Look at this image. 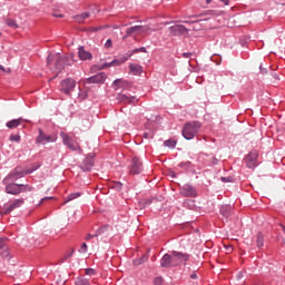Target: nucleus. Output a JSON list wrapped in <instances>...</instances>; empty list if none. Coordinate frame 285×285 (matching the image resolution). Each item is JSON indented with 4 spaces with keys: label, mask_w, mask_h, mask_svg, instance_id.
Returning a JSON list of instances; mask_svg holds the SVG:
<instances>
[{
    "label": "nucleus",
    "mask_w": 285,
    "mask_h": 285,
    "mask_svg": "<svg viewBox=\"0 0 285 285\" xmlns=\"http://www.w3.org/2000/svg\"><path fill=\"white\" fill-rule=\"evenodd\" d=\"M191 279H197V274H191Z\"/></svg>",
    "instance_id": "49530a36"
},
{
    "label": "nucleus",
    "mask_w": 285,
    "mask_h": 285,
    "mask_svg": "<svg viewBox=\"0 0 285 285\" xmlns=\"http://www.w3.org/2000/svg\"><path fill=\"white\" fill-rule=\"evenodd\" d=\"M256 243H257L258 248H262V246H264V234L263 233L257 234Z\"/></svg>",
    "instance_id": "bb28decb"
},
{
    "label": "nucleus",
    "mask_w": 285,
    "mask_h": 285,
    "mask_svg": "<svg viewBox=\"0 0 285 285\" xmlns=\"http://www.w3.org/2000/svg\"><path fill=\"white\" fill-rule=\"evenodd\" d=\"M92 166H95V154H89L82 161L80 168L83 173H88L92 170Z\"/></svg>",
    "instance_id": "1a4fd4ad"
},
{
    "label": "nucleus",
    "mask_w": 285,
    "mask_h": 285,
    "mask_svg": "<svg viewBox=\"0 0 285 285\" xmlns=\"http://www.w3.org/2000/svg\"><path fill=\"white\" fill-rule=\"evenodd\" d=\"M99 235H101V229H98L95 235L88 234L85 239L86 242H90V239L99 237Z\"/></svg>",
    "instance_id": "c85d7f7f"
},
{
    "label": "nucleus",
    "mask_w": 285,
    "mask_h": 285,
    "mask_svg": "<svg viewBox=\"0 0 285 285\" xmlns=\"http://www.w3.org/2000/svg\"><path fill=\"white\" fill-rule=\"evenodd\" d=\"M160 265L163 266V268H171L173 266H175L173 264V255L165 254L160 261Z\"/></svg>",
    "instance_id": "a211bd4d"
},
{
    "label": "nucleus",
    "mask_w": 285,
    "mask_h": 285,
    "mask_svg": "<svg viewBox=\"0 0 285 285\" xmlns=\"http://www.w3.org/2000/svg\"><path fill=\"white\" fill-rule=\"evenodd\" d=\"M77 197H81V193L70 194L65 200L63 205L68 204V202H72V199H77Z\"/></svg>",
    "instance_id": "a878e982"
},
{
    "label": "nucleus",
    "mask_w": 285,
    "mask_h": 285,
    "mask_svg": "<svg viewBox=\"0 0 285 285\" xmlns=\"http://www.w3.org/2000/svg\"><path fill=\"white\" fill-rule=\"evenodd\" d=\"M126 80L124 79H117L114 81V88L117 90L118 88H126Z\"/></svg>",
    "instance_id": "b1692460"
},
{
    "label": "nucleus",
    "mask_w": 285,
    "mask_h": 285,
    "mask_svg": "<svg viewBox=\"0 0 285 285\" xmlns=\"http://www.w3.org/2000/svg\"><path fill=\"white\" fill-rule=\"evenodd\" d=\"M0 70H2L3 72H6V68L3 66L0 65Z\"/></svg>",
    "instance_id": "de8ad7c7"
},
{
    "label": "nucleus",
    "mask_w": 285,
    "mask_h": 285,
    "mask_svg": "<svg viewBox=\"0 0 285 285\" xmlns=\"http://www.w3.org/2000/svg\"><path fill=\"white\" fill-rule=\"evenodd\" d=\"M220 179H222V181H224V184H228V183L233 181V177H222Z\"/></svg>",
    "instance_id": "58836bf2"
},
{
    "label": "nucleus",
    "mask_w": 285,
    "mask_h": 285,
    "mask_svg": "<svg viewBox=\"0 0 285 285\" xmlns=\"http://www.w3.org/2000/svg\"><path fill=\"white\" fill-rule=\"evenodd\" d=\"M30 190H32V187L29 185L9 184L6 187L8 195H21V193H30Z\"/></svg>",
    "instance_id": "20e7f679"
},
{
    "label": "nucleus",
    "mask_w": 285,
    "mask_h": 285,
    "mask_svg": "<svg viewBox=\"0 0 285 285\" xmlns=\"http://www.w3.org/2000/svg\"><path fill=\"white\" fill-rule=\"evenodd\" d=\"M106 73L100 72L97 73L96 76H92L90 78H87L85 80V83H104L106 81Z\"/></svg>",
    "instance_id": "4468645a"
},
{
    "label": "nucleus",
    "mask_w": 285,
    "mask_h": 285,
    "mask_svg": "<svg viewBox=\"0 0 285 285\" xmlns=\"http://www.w3.org/2000/svg\"><path fill=\"white\" fill-rule=\"evenodd\" d=\"M0 248H2L3 250H8V247H6L3 244H0Z\"/></svg>",
    "instance_id": "a18cd8bd"
},
{
    "label": "nucleus",
    "mask_w": 285,
    "mask_h": 285,
    "mask_svg": "<svg viewBox=\"0 0 285 285\" xmlns=\"http://www.w3.org/2000/svg\"><path fill=\"white\" fill-rule=\"evenodd\" d=\"M72 253H75V249L71 250V253L68 255V257H72Z\"/></svg>",
    "instance_id": "3c124183"
},
{
    "label": "nucleus",
    "mask_w": 285,
    "mask_h": 285,
    "mask_svg": "<svg viewBox=\"0 0 285 285\" xmlns=\"http://www.w3.org/2000/svg\"><path fill=\"white\" fill-rule=\"evenodd\" d=\"M171 261H173L174 266H179V264H184V262H188V255L179 253V252H173Z\"/></svg>",
    "instance_id": "9b49d317"
},
{
    "label": "nucleus",
    "mask_w": 285,
    "mask_h": 285,
    "mask_svg": "<svg viewBox=\"0 0 285 285\" xmlns=\"http://www.w3.org/2000/svg\"><path fill=\"white\" fill-rule=\"evenodd\" d=\"M222 3H224L225 6H228V3L230 2V0H220Z\"/></svg>",
    "instance_id": "c03bdc74"
},
{
    "label": "nucleus",
    "mask_w": 285,
    "mask_h": 285,
    "mask_svg": "<svg viewBox=\"0 0 285 285\" xmlns=\"http://www.w3.org/2000/svg\"><path fill=\"white\" fill-rule=\"evenodd\" d=\"M76 285H90V281L88 278H77Z\"/></svg>",
    "instance_id": "c756f323"
},
{
    "label": "nucleus",
    "mask_w": 285,
    "mask_h": 285,
    "mask_svg": "<svg viewBox=\"0 0 285 285\" xmlns=\"http://www.w3.org/2000/svg\"><path fill=\"white\" fill-rule=\"evenodd\" d=\"M78 57L80 61H91L92 60V53L83 47L78 48Z\"/></svg>",
    "instance_id": "2eb2a0df"
},
{
    "label": "nucleus",
    "mask_w": 285,
    "mask_h": 285,
    "mask_svg": "<svg viewBox=\"0 0 285 285\" xmlns=\"http://www.w3.org/2000/svg\"><path fill=\"white\" fill-rule=\"evenodd\" d=\"M89 17H90V13L85 12V13L76 16L75 19L78 23H83V21H86V19H88Z\"/></svg>",
    "instance_id": "5701e85b"
},
{
    "label": "nucleus",
    "mask_w": 285,
    "mask_h": 285,
    "mask_svg": "<svg viewBox=\"0 0 285 285\" xmlns=\"http://www.w3.org/2000/svg\"><path fill=\"white\" fill-rule=\"evenodd\" d=\"M105 48H112V40H111V39H108V40L105 42Z\"/></svg>",
    "instance_id": "a19ab883"
},
{
    "label": "nucleus",
    "mask_w": 285,
    "mask_h": 285,
    "mask_svg": "<svg viewBox=\"0 0 285 285\" xmlns=\"http://www.w3.org/2000/svg\"><path fill=\"white\" fill-rule=\"evenodd\" d=\"M53 17L61 18V17H63V14H53Z\"/></svg>",
    "instance_id": "09e8293b"
},
{
    "label": "nucleus",
    "mask_w": 285,
    "mask_h": 285,
    "mask_svg": "<svg viewBox=\"0 0 285 285\" xmlns=\"http://www.w3.org/2000/svg\"><path fill=\"white\" fill-rule=\"evenodd\" d=\"M184 23H195V21H184Z\"/></svg>",
    "instance_id": "864d4df0"
},
{
    "label": "nucleus",
    "mask_w": 285,
    "mask_h": 285,
    "mask_svg": "<svg viewBox=\"0 0 285 285\" xmlns=\"http://www.w3.org/2000/svg\"><path fill=\"white\" fill-rule=\"evenodd\" d=\"M213 0H206V3H212Z\"/></svg>",
    "instance_id": "5fc2aeb1"
},
{
    "label": "nucleus",
    "mask_w": 285,
    "mask_h": 285,
    "mask_svg": "<svg viewBox=\"0 0 285 285\" xmlns=\"http://www.w3.org/2000/svg\"><path fill=\"white\" fill-rule=\"evenodd\" d=\"M94 32H97V30H101V28H94Z\"/></svg>",
    "instance_id": "8fccbe9b"
},
{
    "label": "nucleus",
    "mask_w": 285,
    "mask_h": 285,
    "mask_svg": "<svg viewBox=\"0 0 285 285\" xmlns=\"http://www.w3.org/2000/svg\"><path fill=\"white\" fill-rule=\"evenodd\" d=\"M137 52H147L146 47H141L139 49H134L128 57H132L134 55H137Z\"/></svg>",
    "instance_id": "7c9ffc66"
},
{
    "label": "nucleus",
    "mask_w": 285,
    "mask_h": 285,
    "mask_svg": "<svg viewBox=\"0 0 285 285\" xmlns=\"http://www.w3.org/2000/svg\"><path fill=\"white\" fill-rule=\"evenodd\" d=\"M145 262H148V256L147 255H144L140 258H136L134 261V265L135 266H141V264H144Z\"/></svg>",
    "instance_id": "393cba45"
},
{
    "label": "nucleus",
    "mask_w": 285,
    "mask_h": 285,
    "mask_svg": "<svg viewBox=\"0 0 285 285\" xmlns=\"http://www.w3.org/2000/svg\"><path fill=\"white\" fill-rule=\"evenodd\" d=\"M130 57L129 56H124L119 59H115L112 60L111 62H107V63H104L102 66H100L98 69L99 70H104L106 68H111L112 66H121V63H126V61L129 59Z\"/></svg>",
    "instance_id": "f8f14e48"
},
{
    "label": "nucleus",
    "mask_w": 285,
    "mask_h": 285,
    "mask_svg": "<svg viewBox=\"0 0 285 285\" xmlns=\"http://www.w3.org/2000/svg\"><path fill=\"white\" fill-rule=\"evenodd\" d=\"M10 141H16L17 144H19V141H21V136L18 134V135H11L9 137Z\"/></svg>",
    "instance_id": "72a5a7b5"
},
{
    "label": "nucleus",
    "mask_w": 285,
    "mask_h": 285,
    "mask_svg": "<svg viewBox=\"0 0 285 285\" xmlns=\"http://www.w3.org/2000/svg\"><path fill=\"white\" fill-rule=\"evenodd\" d=\"M6 23H7V26H9V28H13L14 30H17V28H19V24H17V21H14L13 19H7Z\"/></svg>",
    "instance_id": "cd10ccee"
},
{
    "label": "nucleus",
    "mask_w": 285,
    "mask_h": 285,
    "mask_svg": "<svg viewBox=\"0 0 285 285\" xmlns=\"http://www.w3.org/2000/svg\"><path fill=\"white\" fill-rule=\"evenodd\" d=\"M164 146H166L167 148H175V146H177V141H175V140H166L164 142Z\"/></svg>",
    "instance_id": "2f4dec72"
},
{
    "label": "nucleus",
    "mask_w": 285,
    "mask_h": 285,
    "mask_svg": "<svg viewBox=\"0 0 285 285\" xmlns=\"http://www.w3.org/2000/svg\"><path fill=\"white\" fill-rule=\"evenodd\" d=\"M31 173H35V169L16 168L14 171L9 175V177H11V179H19L20 177H23V175H30Z\"/></svg>",
    "instance_id": "ddd939ff"
},
{
    "label": "nucleus",
    "mask_w": 285,
    "mask_h": 285,
    "mask_svg": "<svg viewBox=\"0 0 285 285\" xmlns=\"http://www.w3.org/2000/svg\"><path fill=\"white\" fill-rule=\"evenodd\" d=\"M181 193L185 195V197H195L196 195L195 188L193 187H184Z\"/></svg>",
    "instance_id": "4be33fe9"
},
{
    "label": "nucleus",
    "mask_w": 285,
    "mask_h": 285,
    "mask_svg": "<svg viewBox=\"0 0 285 285\" xmlns=\"http://www.w3.org/2000/svg\"><path fill=\"white\" fill-rule=\"evenodd\" d=\"M68 61V57L61 56V53L49 55L47 58V66L53 72H61L63 68H66V63Z\"/></svg>",
    "instance_id": "f257e3e1"
},
{
    "label": "nucleus",
    "mask_w": 285,
    "mask_h": 285,
    "mask_svg": "<svg viewBox=\"0 0 285 285\" xmlns=\"http://www.w3.org/2000/svg\"><path fill=\"white\" fill-rule=\"evenodd\" d=\"M161 284H164V278H161V277L155 278L154 285H161Z\"/></svg>",
    "instance_id": "4c0bfd02"
},
{
    "label": "nucleus",
    "mask_w": 285,
    "mask_h": 285,
    "mask_svg": "<svg viewBox=\"0 0 285 285\" xmlns=\"http://www.w3.org/2000/svg\"><path fill=\"white\" fill-rule=\"evenodd\" d=\"M0 37H1V32H0Z\"/></svg>",
    "instance_id": "4d7b16f0"
},
{
    "label": "nucleus",
    "mask_w": 285,
    "mask_h": 285,
    "mask_svg": "<svg viewBox=\"0 0 285 285\" xmlns=\"http://www.w3.org/2000/svg\"><path fill=\"white\" fill-rule=\"evenodd\" d=\"M199 128H202V124L199 121L187 122L183 127V137L187 140L195 139V135L199 132Z\"/></svg>",
    "instance_id": "f03ea898"
},
{
    "label": "nucleus",
    "mask_w": 285,
    "mask_h": 285,
    "mask_svg": "<svg viewBox=\"0 0 285 285\" xmlns=\"http://www.w3.org/2000/svg\"><path fill=\"white\" fill-rule=\"evenodd\" d=\"M38 140L41 142V144H50L52 141H55V138H52L51 136H47L45 134H42L40 131V135L38 137Z\"/></svg>",
    "instance_id": "412c9836"
},
{
    "label": "nucleus",
    "mask_w": 285,
    "mask_h": 285,
    "mask_svg": "<svg viewBox=\"0 0 285 285\" xmlns=\"http://www.w3.org/2000/svg\"><path fill=\"white\" fill-rule=\"evenodd\" d=\"M259 70L262 72V75H268V70L266 68H264V65L259 66Z\"/></svg>",
    "instance_id": "ea45409f"
},
{
    "label": "nucleus",
    "mask_w": 285,
    "mask_h": 285,
    "mask_svg": "<svg viewBox=\"0 0 285 285\" xmlns=\"http://www.w3.org/2000/svg\"><path fill=\"white\" fill-rule=\"evenodd\" d=\"M75 86H77V81H75L72 78H67L61 81V92H65V95H69L71 90H75Z\"/></svg>",
    "instance_id": "0eeeda50"
},
{
    "label": "nucleus",
    "mask_w": 285,
    "mask_h": 285,
    "mask_svg": "<svg viewBox=\"0 0 285 285\" xmlns=\"http://www.w3.org/2000/svg\"><path fill=\"white\" fill-rule=\"evenodd\" d=\"M171 177H175V173L171 174Z\"/></svg>",
    "instance_id": "6e6d98bb"
},
{
    "label": "nucleus",
    "mask_w": 285,
    "mask_h": 285,
    "mask_svg": "<svg viewBox=\"0 0 285 285\" xmlns=\"http://www.w3.org/2000/svg\"><path fill=\"white\" fill-rule=\"evenodd\" d=\"M220 215H223V217H228L230 215V210L228 207H223L220 209Z\"/></svg>",
    "instance_id": "473e14b6"
},
{
    "label": "nucleus",
    "mask_w": 285,
    "mask_h": 285,
    "mask_svg": "<svg viewBox=\"0 0 285 285\" xmlns=\"http://www.w3.org/2000/svg\"><path fill=\"white\" fill-rule=\"evenodd\" d=\"M86 275H96L97 271H95V268H87L85 269Z\"/></svg>",
    "instance_id": "e433bc0d"
},
{
    "label": "nucleus",
    "mask_w": 285,
    "mask_h": 285,
    "mask_svg": "<svg viewBox=\"0 0 285 285\" xmlns=\"http://www.w3.org/2000/svg\"><path fill=\"white\" fill-rule=\"evenodd\" d=\"M60 137L62 139V144L69 148V150L78 151L80 155L83 153V149H81V145L78 144L75 138L70 137L67 132H60Z\"/></svg>",
    "instance_id": "7ed1b4c3"
},
{
    "label": "nucleus",
    "mask_w": 285,
    "mask_h": 285,
    "mask_svg": "<svg viewBox=\"0 0 285 285\" xmlns=\"http://www.w3.org/2000/svg\"><path fill=\"white\" fill-rule=\"evenodd\" d=\"M50 199H55V197H45L40 200L39 206H41V204H43L45 202H50Z\"/></svg>",
    "instance_id": "79ce46f5"
},
{
    "label": "nucleus",
    "mask_w": 285,
    "mask_h": 285,
    "mask_svg": "<svg viewBox=\"0 0 285 285\" xmlns=\"http://www.w3.org/2000/svg\"><path fill=\"white\" fill-rule=\"evenodd\" d=\"M237 277H238V279H242L244 277V275L239 274Z\"/></svg>",
    "instance_id": "603ef678"
},
{
    "label": "nucleus",
    "mask_w": 285,
    "mask_h": 285,
    "mask_svg": "<svg viewBox=\"0 0 285 285\" xmlns=\"http://www.w3.org/2000/svg\"><path fill=\"white\" fill-rule=\"evenodd\" d=\"M129 70L134 75H141V72H144V69L141 68V66H139L137 63H130Z\"/></svg>",
    "instance_id": "aec40b11"
},
{
    "label": "nucleus",
    "mask_w": 285,
    "mask_h": 285,
    "mask_svg": "<svg viewBox=\"0 0 285 285\" xmlns=\"http://www.w3.org/2000/svg\"><path fill=\"white\" fill-rule=\"evenodd\" d=\"M79 253H88V244L82 243V245L79 248Z\"/></svg>",
    "instance_id": "c9c22d12"
},
{
    "label": "nucleus",
    "mask_w": 285,
    "mask_h": 285,
    "mask_svg": "<svg viewBox=\"0 0 285 285\" xmlns=\"http://www.w3.org/2000/svg\"><path fill=\"white\" fill-rule=\"evenodd\" d=\"M142 137L145 138V139H153V137H155V134L151 131V132H147V131H145L144 134H142Z\"/></svg>",
    "instance_id": "f704fd0d"
},
{
    "label": "nucleus",
    "mask_w": 285,
    "mask_h": 285,
    "mask_svg": "<svg viewBox=\"0 0 285 285\" xmlns=\"http://www.w3.org/2000/svg\"><path fill=\"white\" fill-rule=\"evenodd\" d=\"M117 101H119V104H137V98L135 96L130 97L124 94H118Z\"/></svg>",
    "instance_id": "dca6fc26"
},
{
    "label": "nucleus",
    "mask_w": 285,
    "mask_h": 285,
    "mask_svg": "<svg viewBox=\"0 0 285 285\" xmlns=\"http://www.w3.org/2000/svg\"><path fill=\"white\" fill-rule=\"evenodd\" d=\"M193 56V53H190V52H184L183 53V57L185 58V59H189V57H191Z\"/></svg>",
    "instance_id": "37998d69"
},
{
    "label": "nucleus",
    "mask_w": 285,
    "mask_h": 285,
    "mask_svg": "<svg viewBox=\"0 0 285 285\" xmlns=\"http://www.w3.org/2000/svg\"><path fill=\"white\" fill-rule=\"evenodd\" d=\"M258 157H259V153H257V150L250 151L245 157V164H246L247 168H256Z\"/></svg>",
    "instance_id": "6e6552de"
},
{
    "label": "nucleus",
    "mask_w": 285,
    "mask_h": 285,
    "mask_svg": "<svg viewBox=\"0 0 285 285\" xmlns=\"http://www.w3.org/2000/svg\"><path fill=\"white\" fill-rule=\"evenodd\" d=\"M147 28L144 26H134L131 28L127 29V37H130L131 35H144L146 32Z\"/></svg>",
    "instance_id": "f3484780"
},
{
    "label": "nucleus",
    "mask_w": 285,
    "mask_h": 285,
    "mask_svg": "<svg viewBox=\"0 0 285 285\" xmlns=\"http://www.w3.org/2000/svg\"><path fill=\"white\" fill-rule=\"evenodd\" d=\"M188 32V29L184 24H175L169 27V35L171 37H179L181 35H186Z\"/></svg>",
    "instance_id": "9d476101"
},
{
    "label": "nucleus",
    "mask_w": 285,
    "mask_h": 285,
    "mask_svg": "<svg viewBox=\"0 0 285 285\" xmlns=\"http://www.w3.org/2000/svg\"><path fill=\"white\" fill-rule=\"evenodd\" d=\"M22 124H23V118H18V119L8 121L6 126L7 128H10V130H12L14 128H19V126H21Z\"/></svg>",
    "instance_id": "6ab92c4d"
},
{
    "label": "nucleus",
    "mask_w": 285,
    "mask_h": 285,
    "mask_svg": "<svg viewBox=\"0 0 285 285\" xmlns=\"http://www.w3.org/2000/svg\"><path fill=\"white\" fill-rule=\"evenodd\" d=\"M23 204H26L23 198H19L13 202H10L9 204L4 205V208H3L4 215L12 213V210H17V208H21Z\"/></svg>",
    "instance_id": "423d86ee"
},
{
    "label": "nucleus",
    "mask_w": 285,
    "mask_h": 285,
    "mask_svg": "<svg viewBox=\"0 0 285 285\" xmlns=\"http://www.w3.org/2000/svg\"><path fill=\"white\" fill-rule=\"evenodd\" d=\"M129 173L130 175H140V173H144V164L138 157H134L131 159L129 165Z\"/></svg>",
    "instance_id": "39448f33"
}]
</instances>
